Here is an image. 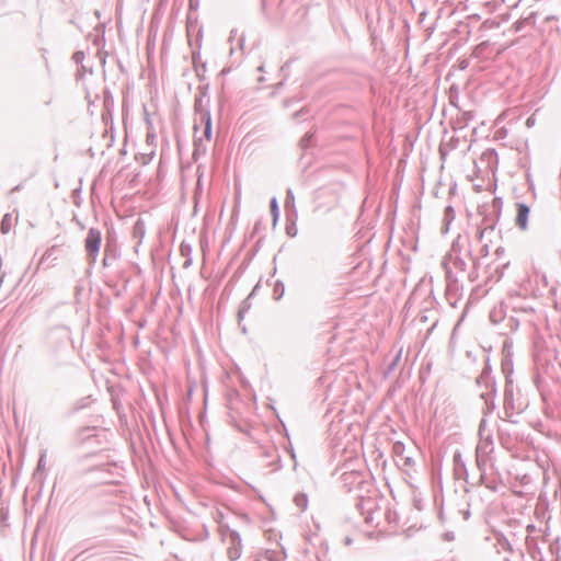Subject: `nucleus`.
Here are the masks:
<instances>
[{"instance_id": "obj_15", "label": "nucleus", "mask_w": 561, "mask_h": 561, "mask_svg": "<svg viewBox=\"0 0 561 561\" xmlns=\"http://www.w3.org/2000/svg\"><path fill=\"white\" fill-rule=\"evenodd\" d=\"M476 382L478 386L483 387L485 389L493 388L494 386H496V381L493 375L485 376L484 374H480L477 377Z\"/></svg>"}, {"instance_id": "obj_44", "label": "nucleus", "mask_w": 561, "mask_h": 561, "mask_svg": "<svg viewBox=\"0 0 561 561\" xmlns=\"http://www.w3.org/2000/svg\"><path fill=\"white\" fill-rule=\"evenodd\" d=\"M290 202L294 204V194H293V191L289 188L287 191V196H286V202H285L286 207H288Z\"/></svg>"}, {"instance_id": "obj_23", "label": "nucleus", "mask_w": 561, "mask_h": 561, "mask_svg": "<svg viewBox=\"0 0 561 561\" xmlns=\"http://www.w3.org/2000/svg\"><path fill=\"white\" fill-rule=\"evenodd\" d=\"M294 502L297 507H299L301 511H305L308 506V496L306 493H298L295 495Z\"/></svg>"}, {"instance_id": "obj_1", "label": "nucleus", "mask_w": 561, "mask_h": 561, "mask_svg": "<svg viewBox=\"0 0 561 561\" xmlns=\"http://www.w3.org/2000/svg\"><path fill=\"white\" fill-rule=\"evenodd\" d=\"M529 407V400L522 393L520 389L514 386L513 380H508L504 386L503 393V421L517 424L516 416L520 415Z\"/></svg>"}, {"instance_id": "obj_33", "label": "nucleus", "mask_w": 561, "mask_h": 561, "mask_svg": "<svg viewBox=\"0 0 561 561\" xmlns=\"http://www.w3.org/2000/svg\"><path fill=\"white\" fill-rule=\"evenodd\" d=\"M497 393L496 386L493 388H488L485 391L481 392L480 398L482 400H495Z\"/></svg>"}, {"instance_id": "obj_36", "label": "nucleus", "mask_w": 561, "mask_h": 561, "mask_svg": "<svg viewBox=\"0 0 561 561\" xmlns=\"http://www.w3.org/2000/svg\"><path fill=\"white\" fill-rule=\"evenodd\" d=\"M284 284L282 282H277L274 286V298L279 300L284 296Z\"/></svg>"}, {"instance_id": "obj_37", "label": "nucleus", "mask_w": 561, "mask_h": 561, "mask_svg": "<svg viewBox=\"0 0 561 561\" xmlns=\"http://www.w3.org/2000/svg\"><path fill=\"white\" fill-rule=\"evenodd\" d=\"M486 425H488V421L485 417H482L480 420V423H479V427H478V435H479V438L481 437H485V435L489 433L486 432Z\"/></svg>"}, {"instance_id": "obj_14", "label": "nucleus", "mask_w": 561, "mask_h": 561, "mask_svg": "<svg viewBox=\"0 0 561 561\" xmlns=\"http://www.w3.org/2000/svg\"><path fill=\"white\" fill-rule=\"evenodd\" d=\"M180 252H181L182 256L186 257V260H185V262L183 264V267L184 268L190 267L192 265V262H193L192 256H191V254H192V245L190 243L185 242V241H182L181 244H180Z\"/></svg>"}, {"instance_id": "obj_39", "label": "nucleus", "mask_w": 561, "mask_h": 561, "mask_svg": "<svg viewBox=\"0 0 561 561\" xmlns=\"http://www.w3.org/2000/svg\"><path fill=\"white\" fill-rule=\"evenodd\" d=\"M207 89H208V85L201 87L202 95L199 98H197L195 101L196 110H198L202 106L203 98L207 95Z\"/></svg>"}, {"instance_id": "obj_28", "label": "nucleus", "mask_w": 561, "mask_h": 561, "mask_svg": "<svg viewBox=\"0 0 561 561\" xmlns=\"http://www.w3.org/2000/svg\"><path fill=\"white\" fill-rule=\"evenodd\" d=\"M262 456L264 458H274V456H277V447L275 445H267V446H262Z\"/></svg>"}, {"instance_id": "obj_51", "label": "nucleus", "mask_w": 561, "mask_h": 561, "mask_svg": "<svg viewBox=\"0 0 561 561\" xmlns=\"http://www.w3.org/2000/svg\"><path fill=\"white\" fill-rule=\"evenodd\" d=\"M260 226H261V221H256L254 225V228H253V234L259 232Z\"/></svg>"}, {"instance_id": "obj_13", "label": "nucleus", "mask_w": 561, "mask_h": 561, "mask_svg": "<svg viewBox=\"0 0 561 561\" xmlns=\"http://www.w3.org/2000/svg\"><path fill=\"white\" fill-rule=\"evenodd\" d=\"M375 505V501L371 497L359 496L356 501V510L364 515L366 512H370Z\"/></svg>"}, {"instance_id": "obj_34", "label": "nucleus", "mask_w": 561, "mask_h": 561, "mask_svg": "<svg viewBox=\"0 0 561 561\" xmlns=\"http://www.w3.org/2000/svg\"><path fill=\"white\" fill-rule=\"evenodd\" d=\"M228 557L231 561H236L241 557V547L229 546Z\"/></svg>"}, {"instance_id": "obj_31", "label": "nucleus", "mask_w": 561, "mask_h": 561, "mask_svg": "<svg viewBox=\"0 0 561 561\" xmlns=\"http://www.w3.org/2000/svg\"><path fill=\"white\" fill-rule=\"evenodd\" d=\"M400 359H401V351H399V353L388 364V366H387V368L385 370V376H389L396 369V367L398 366Z\"/></svg>"}, {"instance_id": "obj_64", "label": "nucleus", "mask_w": 561, "mask_h": 561, "mask_svg": "<svg viewBox=\"0 0 561 561\" xmlns=\"http://www.w3.org/2000/svg\"><path fill=\"white\" fill-rule=\"evenodd\" d=\"M259 71H264V66L261 65L259 68H257Z\"/></svg>"}, {"instance_id": "obj_19", "label": "nucleus", "mask_w": 561, "mask_h": 561, "mask_svg": "<svg viewBox=\"0 0 561 561\" xmlns=\"http://www.w3.org/2000/svg\"><path fill=\"white\" fill-rule=\"evenodd\" d=\"M343 482L345 486H348V490H352L351 484L353 483V480H357V484H362L364 481L362 477L357 473L351 472V473H343L342 476Z\"/></svg>"}, {"instance_id": "obj_10", "label": "nucleus", "mask_w": 561, "mask_h": 561, "mask_svg": "<svg viewBox=\"0 0 561 561\" xmlns=\"http://www.w3.org/2000/svg\"><path fill=\"white\" fill-rule=\"evenodd\" d=\"M297 211L294 208L291 213L287 211L286 215V234L290 238L297 236V226H296Z\"/></svg>"}, {"instance_id": "obj_9", "label": "nucleus", "mask_w": 561, "mask_h": 561, "mask_svg": "<svg viewBox=\"0 0 561 561\" xmlns=\"http://www.w3.org/2000/svg\"><path fill=\"white\" fill-rule=\"evenodd\" d=\"M494 450L493 435L488 433L485 437L479 438V443L476 447V454L478 456L489 457Z\"/></svg>"}, {"instance_id": "obj_59", "label": "nucleus", "mask_w": 561, "mask_h": 561, "mask_svg": "<svg viewBox=\"0 0 561 561\" xmlns=\"http://www.w3.org/2000/svg\"><path fill=\"white\" fill-rule=\"evenodd\" d=\"M533 124H534V119H533L531 117H529V118L527 119V122H526V125H527L528 127H530V126H533Z\"/></svg>"}, {"instance_id": "obj_43", "label": "nucleus", "mask_w": 561, "mask_h": 561, "mask_svg": "<svg viewBox=\"0 0 561 561\" xmlns=\"http://www.w3.org/2000/svg\"><path fill=\"white\" fill-rule=\"evenodd\" d=\"M307 113H308V110H307L306 107H304V108H301V110H299V111L295 112V113H294V115H293V117H294L295 119H297V118H299V117H302V116H304L305 114H307Z\"/></svg>"}, {"instance_id": "obj_57", "label": "nucleus", "mask_w": 561, "mask_h": 561, "mask_svg": "<svg viewBox=\"0 0 561 561\" xmlns=\"http://www.w3.org/2000/svg\"><path fill=\"white\" fill-rule=\"evenodd\" d=\"M193 61H194L195 70L198 72L197 56L195 54L193 55Z\"/></svg>"}, {"instance_id": "obj_16", "label": "nucleus", "mask_w": 561, "mask_h": 561, "mask_svg": "<svg viewBox=\"0 0 561 561\" xmlns=\"http://www.w3.org/2000/svg\"><path fill=\"white\" fill-rule=\"evenodd\" d=\"M206 151L207 148L204 145L203 138H196L194 140L193 160L197 161L201 156L206 153Z\"/></svg>"}, {"instance_id": "obj_54", "label": "nucleus", "mask_w": 561, "mask_h": 561, "mask_svg": "<svg viewBox=\"0 0 561 561\" xmlns=\"http://www.w3.org/2000/svg\"><path fill=\"white\" fill-rule=\"evenodd\" d=\"M527 183H528V185H529V188H530V190H533V187H534V182L531 181V179H530V175H529V174H527Z\"/></svg>"}, {"instance_id": "obj_12", "label": "nucleus", "mask_w": 561, "mask_h": 561, "mask_svg": "<svg viewBox=\"0 0 561 561\" xmlns=\"http://www.w3.org/2000/svg\"><path fill=\"white\" fill-rule=\"evenodd\" d=\"M201 122L204 124V137L206 140H210L213 135V126L210 112L208 110L201 113Z\"/></svg>"}, {"instance_id": "obj_22", "label": "nucleus", "mask_w": 561, "mask_h": 561, "mask_svg": "<svg viewBox=\"0 0 561 561\" xmlns=\"http://www.w3.org/2000/svg\"><path fill=\"white\" fill-rule=\"evenodd\" d=\"M12 215L11 214H5L3 217H2V220H1V224H0V230L3 234H7L11 228H12Z\"/></svg>"}, {"instance_id": "obj_6", "label": "nucleus", "mask_w": 561, "mask_h": 561, "mask_svg": "<svg viewBox=\"0 0 561 561\" xmlns=\"http://www.w3.org/2000/svg\"><path fill=\"white\" fill-rule=\"evenodd\" d=\"M454 476L457 480H463L469 483V471L462 458L460 450H456L453 456Z\"/></svg>"}, {"instance_id": "obj_18", "label": "nucleus", "mask_w": 561, "mask_h": 561, "mask_svg": "<svg viewBox=\"0 0 561 561\" xmlns=\"http://www.w3.org/2000/svg\"><path fill=\"white\" fill-rule=\"evenodd\" d=\"M270 210L272 215L273 227L275 228L279 218V206L275 196L270 202Z\"/></svg>"}, {"instance_id": "obj_38", "label": "nucleus", "mask_w": 561, "mask_h": 561, "mask_svg": "<svg viewBox=\"0 0 561 561\" xmlns=\"http://www.w3.org/2000/svg\"><path fill=\"white\" fill-rule=\"evenodd\" d=\"M488 458H489V457H485V456H478V455L476 454L477 467H478V469L480 470V472H482V469H485Z\"/></svg>"}, {"instance_id": "obj_46", "label": "nucleus", "mask_w": 561, "mask_h": 561, "mask_svg": "<svg viewBox=\"0 0 561 561\" xmlns=\"http://www.w3.org/2000/svg\"><path fill=\"white\" fill-rule=\"evenodd\" d=\"M444 539L447 540V541H451L455 539V535L453 531H447L444 534Z\"/></svg>"}, {"instance_id": "obj_11", "label": "nucleus", "mask_w": 561, "mask_h": 561, "mask_svg": "<svg viewBox=\"0 0 561 561\" xmlns=\"http://www.w3.org/2000/svg\"><path fill=\"white\" fill-rule=\"evenodd\" d=\"M57 252H59V248L54 245L45 251L43 254L39 264L44 265L47 263V267H50L55 261L58 260Z\"/></svg>"}, {"instance_id": "obj_4", "label": "nucleus", "mask_w": 561, "mask_h": 561, "mask_svg": "<svg viewBox=\"0 0 561 561\" xmlns=\"http://www.w3.org/2000/svg\"><path fill=\"white\" fill-rule=\"evenodd\" d=\"M121 257V249L115 238L106 237L104 245V257L102 264L104 267L112 266Z\"/></svg>"}, {"instance_id": "obj_27", "label": "nucleus", "mask_w": 561, "mask_h": 561, "mask_svg": "<svg viewBox=\"0 0 561 561\" xmlns=\"http://www.w3.org/2000/svg\"><path fill=\"white\" fill-rule=\"evenodd\" d=\"M455 219V209L453 206L448 205L444 210V221L446 224L445 230L443 232L448 230L449 224Z\"/></svg>"}, {"instance_id": "obj_62", "label": "nucleus", "mask_w": 561, "mask_h": 561, "mask_svg": "<svg viewBox=\"0 0 561 561\" xmlns=\"http://www.w3.org/2000/svg\"><path fill=\"white\" fill-rule=\"evenodd\" d=\"M236 34H237V30H232V31L230 32V38H232V36H236Z\"/></svg>"}, {"instance_id": "obj_55", "label": "nucleus", "mask_w": 561, "mask_h": 561, "mask_svg": "<svg viewBox=\"0 0 561 561\" xmlns=\"http://www.w3.org/2000/svg\"><path fill=\"white\" fill-rule=\"evenodd\" d=\"M288 67H289V61H286L282 68H280V71L284 72L285 70H288Z\"/></svg>"}, {"instance_id": "obj_47", "label": "nucleus", "mask_w": 561, "mask_h": 561, "mask_svg": "<svg viewBox=\"0 0 561 561\" xmlns=\"http://www.w3.org/2000/svg\"><path fill=\"white\" fill-rule=\"evenodd\" d=\"M259 288H260V284L257 283V284L253 287L252 291L249 294V296H248V297H249V298H253V297L257 294Z\"/></svg>"}, {"instance_id": "obj_45", "label": "nucleus", "mask_w": 561, "mask_h": 561, "mask_svg": "<svg viewBox=\"0 0 561 561\" xmlns=\"http://www.w3.org/2000/svg\"><path fill=\"white\" fill-rule=\"evenodd\" d=\"M480 253L482 256H486L489 254V244L488 243H484L481 247Z\"/></svg>"}, {"instance_id": "obj_49", "label": "nucleus", "mask_w": 561, "mask_h": 561, "mask_svg": "<svg viewBox=\"0 0 561 561\" xmlns=\"http://www.w3.org/2000/svg\"><path fill=\"white\" fill-rule=\"evenodd\" d=\"M113 102H114V101H113V98H112L111 95H110V96H105V98H104V104H105V106H107V105H108V103L113 104Z\"/></svg>"}, {"instance_id": "obj_17", "label": "nucleus", "mask_w": 561, "mask_h": 561, "mask_svg": "<svg viewBox=\"0 0 561 561\" xmlns=\"http://www.w3.org/2000/svg\"><path fill=\"white\" fill-rule=\"evenodd\" d=\"M501 367H502V373L505 376V382H508V380H513V378H512V374H513V362H512V359L508 358V357H505L502 360Z\"/></svg>"}, {"instance_id": "obj_52", "label": "nucleus", "mask_w": 561, "mask_h": 561, "mask_svg": "<svg viewBox=\"0 0 561 561\" xmlns=\"http://www.w3.org/2000/svg\"><path fill=\"white\" fill-rule=\"evenodd\" d=\"M419 320H420V322H426L427 321V316L425 313H421L419 316Z\"/></svg>"}, {"instance_id": "obj_40", "label": "nucleus", "mask_w": 561, "mask_h": 561, "mask_svg": "<svg viewBox=\"0 0 561 561\" xmlns=\"http://www.w3.org/2000/svg\"><path fill=\"white\" fill-rule=\"evenodd\" d=\"M84 51L82 50H77L73 55H72V60L76 62V64H82V61L84 60Z\"/></svg>"}, {"instance_id": "obj_3", "label": "nucleus", "mask_w": 561, "mask_h": 561, "mask_svg": "<svg viewBox=\"0 0 561 561\" xmlns=\"http://www.w3.org/2000/svg\"><path fill=\"white\" fill-rule=\"evenodd\" d=\"M463 255L470 257L474 264H478V259L472 256L470 238L468 236L458 234V237L453 241L446 259Z\"/></svg>"}, {"instance_id": "obj_35", "label": "nucleus", "mask_w": 561, "mask_h": 561, "mask_svg": "<svg viewBox=\"0 0 561 561\" xmlns=\"http://www.w3.org/2000/svg\"><path fill=\"white\" fill-rule=\"evenodd\" d=\"M267 466L272 467L274 471L280 470L283 468L280 455L277 453V456L272 458V461L267 463Z\"/></svg>"}, {"instance_id": "obj_2", "label": "nucleus", "mask_w": 561, "mask_h": 561, "mask_svg": "<svg viewBox=\"0 0 561 561\" xmlns=\"http://www.w3.org/2000/svg\"><path fill=\"white\" fill-rule=\"evenodd\" d=\"M101 242V231L98 228L91 227L84 240V248L90 260V264H94L96 262Z\"/></svg>"}, {"instance_id": "obj_60", "label": "nucleus", "mask_w": 561, "mask_h": 561, "mask_svg": "<svg viewBox=\"0 0 561 561\" xmlns=\"http://www.w3.org/2000/svg\"><path fill=\"white\" fill-rule=\"evenodd\" d=\"M344 542L350 546L352 543V539L350 537H345Z\"/></svg>"}, {"instance_id": "obj_48", "label": "nucleus", "mask_w": 561, "mask_h": 561, "mask_svg": "<svg viewBox=\"0 0 561 561\" xmlns=\"http://www.w3.org/2000/svg\"><path fill=\"white\" fill-rule=\"evenodd\" d=\"M485 469H482V472L480 473V479H479V483L480 484H483L484 483V480H485Z\"/></svg>"}, {"instance_id": "obj_21", "label": "nucleus", "mask_w": 561, "mask_h": 561, "mask_svg": "<svg viewBox=\"0 0 561 561\" xmlns=\"http://www.w3.org/2000/svg\"><path fill=\"white\" fill-rule=\"evenodd\" d=\"M225 528V526H221V529ZM227 530L229 531V545L234 547H241V536L237 530L229 529L228 526H226Z\"/></svg>"}, {"instance_id": "obj_30", "label": "nucleus", "mask_w": 561, "mask_h": 561, "mask_svg": "<svg viewBox=\"0 0 561 561\" xmlns=\"http://www.w3.org/2000/svg\"><path fill=\"white\" fill-rule=\"evenodd\" d=\"M104 28H105L104 24H99L95 27V31H101L102 34L95 36V38L93 39V45H95L98 47L104 46V43H105Z\"/></svg>"}, {"instance_id": "obj_63", "label": "nucleus", "mask_w": 561, "mask_h": 561, "mask_svg": "<svg viewBox=\"0 0 561 561\" xmlns=\"http://www.w3.org/2000/svg\"><path fill=\"white\" fill-rule=\"evenodd\" d=\"M290 455H291L293 459H295V458H296V455H295V453H294V449H293V448L290 449Z\"/></svg>"}, {"instance_id": "obj_56", "label": "nucleus", "mask_w": 561, "mask_h": 561, "mask_svg": "<svg viewBox=\"0 0 561 561\" xmlns=\"http://www.w3.org/2000/svg\"><path fill=\"white\" fill-rule=\"evenodd\" d=\"M288 67H289V61H286L282 68H280V71L284 72L285 70H288Z\"/></svg>"}, {"instance_id": "obj_61", "label": "nucleus", "mask_w": 561, "mask_h": 561, "mask_svg": "<svg viewBox=\"0 0 561 561\" xmlns=\"http://www.w3.org/2000/svg\"><path fill=\"white\" fill-rule=\"evenodd\" d=\"M62 336L67 340L68 339V332L65 329H60Z\"/></svg>"}, {"instance_id": "obj_20", "label": "nucleus", "mask_w": 561, "mask_h": 561, "mask_svg": "<svg viewBox=\"0 0 561 561\" xmlns=\"http://www.w3.org/2000/svg\"><path fill=\"white\" fill-rule=\"evenodd\" d=\"M251 299L252 298H249L247 297L244 300H242L240 307H239V310H238V320H239V324L241 323V321L243 320L245 313L251 309Z\"/></svg>"}, {"instance_id": "obj_26", "label": "nucleus", "mask_w": 561, "mask_h": 561, "mask_svg": "<svg viewBox=\"0 0 561 561\" xmlns=\"http://www.w3.org/2000/svg\"><path fill=\"white\" fill-rule=\"evenodd\" d=\"M484 407L482 408L483 417L490 416L496 409L495 400H483Z\"/></svg>"}, {"instance_id": "obj_5", "label": "nucleus", "mask_w": 561, "mask_h": 561, "mask_svg": "<svg viewBox=\"0 0 561 561\" xmlns=\"http://www.w3.org/2000/svg\"><path fill=\"white\" fill-rule=\"evenodd\" d=\"M106 436L104 428H98L95 426H85L79 430L78 439L81 444H88L95 439L98 444H103V438Z\"/></svg>"}, {"instance_id": "obj_41", "label": "nucleus", "mask_w": 561, "mask_h": 561, "mask_svg": "<svg viewBox=\"0 0 561 561\" xmlns=\"http://www.w3.org/2000/svg\"><path fill=\"white\" fill-rule=\"evenodd\" d=\"M481 374H484L485 376L492 375V366H491L489 357L485 358L484 367H483Z\"/></svg>"}, {"instance_id": "obj_8", "label": "nucleus", "mask_w": 561, "mask_h": 561, "mask_svg": "<svg viewBox=\"0 0 561 561\" xmlns=\"http://www.w3.org/2000/svg\"><path fill=\"white\" fill-rule=\"evenodd\" d=\"M529 214L530 207L526 203L518 202L516 204L515 225L523 231L527 230L528 228Z\"/></svg>"}, {"instance_id": "obj_24", "label": "nucleus", "mask_w": 561, "mask_h": 561, "mask_svg": "<svg viewBox=\"0 0 561 561\" xmlns=\"http://www.w3.org/2000/svg\"><path fill=\"white\" fill-rule=\"evenodd\" d=\"M314 136H316V133L310 130V131L306 133V135L300 139V146L304 150H307L309 147L312 146Z\"/></svg>"}, {"instance_id": "obj_50", "label": "nucleus", "mask_w": 561, "mask_h": 561, "mask_svg": "<svg viewBox=\"0 0 561 561\" xmlns=\"http://www.w3.org/2000/svg\"><path fill=\"white\" fill-rule=\"evenodd\" d=\"M428 300H430L428 302H430L431 305H433L434 302H436V299H435V297L433 296V291H432V290H431V293L428 294Z\"/></svg>"}, {"instance_id": "obj_58", "label": "nucleus", "mask_w": 561, "mask_h": 561, "mask_svg": "<svg viewBox=\"0 0 561 561\" xmlns=\"http://www.w3.org/2000/svg\"><path fill=\"white\" fill-rule=\"evenodd\" d=\"M262 241H263V238H260V239L256 241L255 247H254V248H255V250H257V249L261 247Z\"/></svg>"}, {"instance_id": "obj_7", "label": "nucleus", "mask_w": 561, "mask_h": 561, "mask_svg": "<svg viewBox=\"0 0 561 561\" xmlns=\"http://www.w3.org/2000/svg\"><path fill=\"white\" fill-rule=\"evenodd\" d=\"M502 207H503L502 198L501 197L493 198L492 208H493V213H494L495 219L493 221H491L490 224H485V226L483 228H479L478 229V234H479V240L480 241L483 240V237H484V234L488 231H493L494 230L495 224H496V221L500 218V214H501ZM486 220L488 219L484 218V222H486Z\"/></svg>"}, {"instance_id": "obj_32", "label": "nucleus", "mask_w": 561, "mask_h": 561, "mask_svg": "<svg viewBox=\"0 0 561 561\" xmlns=\"http://www.w3.org/2000/svg\"><path fill=\"white\" fill-rule=\"evenodd\" d=\"M449 260L453 261V264L454 266L461 271V272H465L466 271V267H467V262L465 260V255L463 256H456V257H449Z\"/></svg>"}, {"instance_id": "obj_29", "label": "nucleus", "mask_w": 561, "mask_h": 561, "mask_svg": "<svg viewBox=\"0 0 561 561\" xmlns=\"http://www.w3.org/2000/svg\"><path fill=\"white\" fill-rule=\"evenodd\" d=\"M46 457H47V453L46 450H42L41 451V455H39V458H38V461H37V466H36V469L34 471V477L36 478L39 472L42 470H44L45 466H46Z\"/></svg>"}, {"instance_id": "obj_53", "label": "nucleus", "mask_w": 561, "mask_h": 561, "mask_svg": "<svg viewBox=\"0 0 561 561\" xmlns=\"http://www.w3.org/2000/svg\"><path fill=\"white\" fill-rule=\"evenodd\" d=\"M22 190V184H18L16 186H14L12 190H11V193H15V192H19Z\"/></svg>"}, {"instance_id": "obj_25", "label": "nucleus", "mask_w": 561, "mask_h": 561, "mask_svg": "<svg viewBox=\"0 0 561 561\" xmlns=\"http://www.w3.org/2000/svg\"><path fill=\"white\" fill-rule=\"evenodd\" d=\"M133 233H134L135 238H139L140 240L144 238L145 222L142 221V219H140V218L137 219V221L135 222L134 228H133Z\"/></svg>"}, {"instance_id": "obj_42", "label": "nucleus", "mask_w": 561, "mask_h": 561, "mask_svg": "<svg viewBox=\"0 0 561 561\" xmlns=\"http://www.w3.org/2000/svg\"><path fill=\"white\" fill-rule=\"evenodd\" d=\"M519 325V322L517 319H515L514 317H511L508 319V327L511 328V330H516Z\"/></svg>"}]
</instances>
